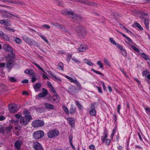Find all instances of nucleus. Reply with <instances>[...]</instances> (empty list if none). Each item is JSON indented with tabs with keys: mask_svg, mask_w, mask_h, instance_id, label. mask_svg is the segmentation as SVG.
Returning a JSON list of instances; mask_svg holds the SVG:
<instances>
[{
	"mask_svg": "<svg viewBox=\"0 0 150 150\" xmlns=\"http://www.w3.org/2000/svg\"><path fill=\"white\" fill-rule=\"evenodd\" d=\"M89 148L90 149H95V146L93 144H91L89 146Z\"/></svg>",
	"mask_w": 150,
	"mask_h": 150,
	"instance_id": "53",
	"label": "nucleus"
},
{
	"mask_svg": "<svg viewBox=\"0 0 150 150\" xmlns=\"http://www.w3.org/2000/svg\"><path fill=\"white\" fill-rule=\"evenodd\" d=\"M14 128L16 135L18 136L21 130V127L19 125L15 126Z\"/></svg>",
	"mask_w": 150,
	"mask_h": 150,
	"instance_id": "24",
	"label": "nucleus"
},
{
	"mask_svg": "<svg viewBox=\"0 0 150 150\" xmlns=\"http://www.w3.org/2000/svg\"><path fill=\"white\" fill-rule=\"evenodd\" d=\"M44 134V133L42 131L38 130L33 133V137L35 139H38L43 137Z\"/></svg>",
	"mask_w": 150,
	"mask_h": 150,
	"instance_id": "3",
	"label": "nucleus"
},
{
	"mask_svg": "<svg viewBox=\"0 0 150 150\" xmlns=\"http://www.w3.org/2000/svg\"><path fill=\"white\" fill-rule=\"evenodd\" d=\"M42 27L45 28L47 29H49L50 28V27L48 25L46 24H44L41 26Z\"/></svg>",
	"mask_w": 150,
	"mask_h": 150,
	"instance_id": "50",
	"label": "nucleus"
},
{
	"mask_svg": "<svg viewBox=\"0 0 150 150\" xmlns=\"http://www.w3.org/2000/svg\"><path fill=\"white\" fill-rule=\"evenodd\" d=\"M8 79L11 82H15L17 80L16 78L13 77H8Z\"/></svg>",
	"mask_w": 150,
	"mask_h": 150,
	"instance_id": "40",
	"label": "nucleus"
},
{
	"mask_svg": "<svg viewBox=\"0 0 150 150\" xmlns=\"http://www.w3.org/2000/svg\"><path fill=\"white\" fill-rule=\"evenodd\" d=\"M13 58L14 57L13 54H10L8 56L7 59L8 60V61L7 65V67L8 68H11L13 66Z\"/></svg>",
	"mask_w": 150,
	"mask_h": 150,
	"instance_id": "6",
	"label": "nucleus"
},
{
	"mask_svg": "<svg viewBox=\"0 0 150 150\" xmlns=\"http://www.w3.org/2000/svg\"><path fill=\"white\" fill-rule=\"evenodd\" d=\"M24 40L26 43L30 45H32L33 42H34L32 40L29 39L27 37H25V39H24Z\"/></svg>",
	"mask_w": 150,
	"mask_h": 150,
	"instance_id": "27",
	"label": "nucleus"
},
{
	"mask_svg": "<svg viewBox=\"0 0 150 150\" xmlns=\"http://www.w3.org/2000/svg\"><path fill=\"white\" fill-rule=\"evenodd\" d=\"M42 91V92L40 93L38 95V97L40 98L44 97L48 94V91L47 89L45 88H43Z\"/></svg>",
	"mask_w": 150,
	"mask_h": 150,
	"instance_id": "10",
	"label": "nucleus"
},
{
	"mask_svg": "<svg viewBox=\"0 0 150 150\" xmlns=\"http://www.w3.org/2000/svg\"><path fill=\"white\" fill-rule=\"evenodd\" d=\"M104 136L101 137V139L103 142L105 143L106 145L108 146L110 144L111 140L110 139H107L108 134L107 133L105 132L104 134Z\"/></svg>",
	"mask_w": 150,
	"mask_h": 150,
	"instance_id": "5",
	"label": "nucleus"
},
{
	"mask_svg": "<svg viewBox=\"0 0 150 150\" xmlns=\"http://www.w3.org/2000/svg\"><path fill=\"white\" fill-rule=\"evenodd\" d=\"M66 78L68 79L70 82L76 84L78 86L80 85L79 83L76 79H73L72 78L68 76H66Z\"/></svg>",
	"mask_w": 150,
	"mask_h": 150,
	"instance_id": "16",
	"label": "nucleus"
},
{
	"mask_svg": "<svg viewBox=\"0 0 150 150\" xmlns=\"http://www.w3.org/2000/svg\"><path fill=\"white\" fill-rule=\"evenodd\" d=\"M44 105L46 108L48 109L52 110L54 108V107L53 105L48 103H45Z\"/></svg>",
	"mask_w": 150,
	"mask_h": 150,
	"instance_id": "25",
	"label": "nucleus"
},
{
	"mask_svg": "<svg viewBox=\"0 0 150 150\" xmlns=\"http://www.w3.org/2000/svg\"><path fill=\"white\" fill-rule=\"evenodd\" d=\"M66 78L68 79L70 82L76 84L78 86L80 85L79 83L76 79H73L72 78L68 76H66Z\"/></svg>",
	"mask_w": 150,
	"mask_h": 150,
	"instance_id": "14",
	"label": "nucleus"
},
{
	"mask_svg": "<svg viewBox=\"0 0 150 150\" xmlns=\"http://www.w3.org/2000/svg\"><path fill=\"white\" fill-rule=\"evenodd\" d=\"M102 86L103 90L105 91L106 90V87L105 83L104 82H102Z\"/></svg>",
	"mask_w": 150,
	"mask_h": 150,
	"instance_id": "61",
	"label": "nucleus"
},
{
	"mask_svg": "<svg viewBox=\"0 0 150 150\" xmlns=\"http://www.w3.org/2000/svg\"><path fill=\"white\" fill-rule=\"evenodd\" d=\"M59 134V132L57 130L53 129L50 130L47 135L49 138H52L58 136Z\"/></svg>",
	"mask_w": 150,
	"mask_h": 150,
	"instance_id": "2",
	"label": "nucleus"
},
{
	"mask_svg": "<svg viewBox=\"0 0 150 150\" xmlns=\"http://www.w3.org/2000/svg\"><path fill=\"white\" fill-rule=\"evenodd\" d=\"M47 85L48 86H49V87L50 88L51 87H52V86L51 83L49 82V81H47Z\"/></svg>",
	"mask_w": 150,
	"mask_h": 150,
	"instance_id": "62",
	"label": "nucleus"
},
{
	"mask_svg": "<svg viewBox=\"0 0 150 150\" xmlns=\"http://www.w3.org/2000/svg\"><path fill=\"white\" fill-rule=\"evenodd\" d=\"M145 110L147 114H150V108H145Z\"/></svg>",
	"mask_w": 150,
	"mask_h": 150,
	"instance_id": "49",
	"label": "nucleus"
},
{
	"mask_svg": "<svg viewBox=\"0 0 150 150\" xmlns=\"http://www.w3.org/2000/svg\"><path fill=\"white\" fill-rule=\"evenodd\" d=\"M125 30H126L127 32L129 34H131L132 33V32L130 30L128 29L127 28H125Z\"/></svg>",
	"mask_w": 150,
	"mask_h": 150,
	"instance_id": "59",
	"label": "nucleus"
},
{
	"mask_svg": "<svg viewBox=\"0 0 150 150\" xmlns=\"http://www.w3.org/2000/svg\"><path fill=\"white\" fill-rule=\"evenodd\" d=\"M88 49V47L86 45H81L78 49V50L80 52H83Z\"/></svg>",
	"mask_w": 150,
	"mask_h": 150,
	"instance_id": "13",
	"label": "nucleus"
},
{
	"mask_svg": "<svg viewBox=\"0 0 150 150\" xmlns=\"http://www.w3.org/2000/svg\"><path fill=\"white\" fill-rule=\"evenodd\" d=\"M63 108L64 111L65 112V113L67 114H68L69 111L67 107L65 106H63Z\"/></svg>",
	"mask_w": 150,
	"mask_h": 150,
	"instance_id": "46",
	"label": "nucleus"
},
{
	"mask_svg": "<svg viewBox=\"0 0 150 150\" xmlns=\"http://www.w3.org/2000/svg\"><path fill=\"white\" fill-rule=\"evenodd\" d=\"M4 49L6 51L11 52L13 51L12 47L8 44H4L3 46Z\"/></svg>",
	"mask_w": 150,
	"mask_h": 150,
	"instance_id": "17",
	"label": "nucleus"
},
{
	"mask_svg": "<svg viewBox=\"0 0 150 150\" xmlns=\"http://www.w3.org/2000/svg\"><path fill=\"white\" fill-rule=\"evenodd\" d=\"M104 62L109 67H110V62L107 60V59L106 58L104 59Z\"/></svg>",
	"mask_w": 150,
	"mask_h": 150,
	"instance_id": "39",
	"label": "nucleus"
},
{
	"mask_svg": "<svg viewBox=\"0 0 150 150\" xmlns=\"http://www.w3.org/2000/svg\"><path fill=\"white\" fill-rule=\"evenodd\" d=\"M0 24H3L4 26L9 25L11 26V23H10L8 22V21L7 20H6V21L4 20H0Z\"/></svg>",
	"mask_w": 150,
	"mask_h": 150,
	"instance_id": "22",
	"label": "nucleus"
},
{
	"mask_svg": "<svg viewBox=\"0 0 150 150\" xmlns=\"http://www.w3.org/2000/svg\"><path fill=\"white\" fill-rule=\"evenodd\" d=\"M8 109L10 112H14L17 111V107L16 105H9Z\"/></svg>",
	"mask_w": 150,
	"mask_h": 150,
	"instance_id": "20",
	"label": "nucleus"
},
{
	"mask_svg": "<svg viewBox=\"0 0 150 150\" xmlns=\"http://www.w3.org/2000/svg\"><path fill=\"white\" fill-rule=\"evenodd\" d=\"M69 111H70V113L71 114H73L74 113V108H71L70 110Z\"/></svg>",
	"mask_w": 150,
	"mask_h": 150,
	"instance_id": "55",
	"label": "nucleus"
},
{
	"mask_svg": "<svg viewBox=\"0 0 150 150\" xmlns=\"http://www.w3.org/2000/svg\"><path fill=\"white\" fill-rule=\"evenodd\" d=\"M0 36L4 40L9 41L10 40L9 37L5 34L3 32L0 30Z\"/></svg>",
	"mask_w": 150,
	"mask_h": 150,
	"instance_id": "12",
	"label": "nucleus"
},
{
	"mask_svg": "<svg viewBox=\"0 0 150 150\" xmlns=\"http://www.w3.org/2000/svg\"><path fill=\"white\" fill-rule=\"evenodd\" d=\"M15 117L18 119H21V118L22 117V115L18 113L17 114H16L15 115Z\"/></svg>",
	"mask_w": 150,
	"mask_h": 150,
	"instance_id": "45",
	"label": "nucleus"
},
{
	"mask_svg": "<svg viewBox=\"0 0 150 150\" xmlns=\"http://www.w3.org/2000/svg\"><path fill=\"white\" fill-rule=\"evenodd\" d=\"M97 64L100 69H102L104 67L103 64L100 61H98L97 62Z\"/></svg>",
	"mask_w": 150,
	"mask_h": 150,
	"instance_id": "35",
	"label": "nucleus"
},
{
	"mask_svg": "<svg viewBox=\"0 0 150 150\" xmlns=\"http://www.w3.org/2000/svg\"><path fill=\"white\" fill-rule=\"evenodd\" d=\"M57 69L59 70L62 71L64 70V65L62 62H60L58 63Z\"/></svg>",
	"mask_w": 150,
	"mask_h": 150,
	"instance_id": "33",
	"label": "nucleus"
},
{
	"mask_svg": "<svg viewBox=\"0 0 150 150\" xmlns=\"http://www.w3.org/2000/svg\"><path fill=\"white\" fill-rule=\"evenodd\" d=\"M13 38L14 39L15 42L17 44H19L21 42V40L18 38L13 37Z\"/></svg>",
	"mask_w": 150,
	"mask_h": 150,
	"instance_id": "36",
	"label": "nucleus"
},
{
	"mask_svg": "<svg viewBox=\"0 0 150 150\" xmlns=\"http://www.w3.org/2000/svg\"><path fill=\"white\" fill-rule=\"evenodd\" d=\"M41 83H38L33 86V88L35 91H38V90L41 87Z\"/></svg>",
	"mask_w": 150,
	"mask_h": 150,
	"instance_id": "28",
	"label": "nucleus"
},
{
	"mask_svg": "<svg viewBox=\"0 0 150 150\" xmlns=\"http://www.w3.org/2000/svg\"><path fill=\"white\" fill-rule=\"evenodd\" d=\"M32 119L31 116L30 115H26L22 117L19 121L21 125H25L28 124L29 121Z\"/></svg>",
	"mask_w": 150,
	"mask_h": 150,
	"instance_id": "1",
	"label": "nucleus"
},
{
	"mask_svg": "<svg viewBox=\"0 0 150 150\" xmlns=\"http://www.w3.org/2000/svg\"><path fill=\"white\" fill-rule=\"evenodd\" d=\"M50 88V89L51 91L54 94V93H56L54 88L53 87H51Z\"/></svg>",
	"mask_w": 150,
	"mask_h": 150,
	"instance_id": "56",
	"label": "nucleus"
},
{
	"mask_svg": "<svg viewBox=\"0 0 150 150\" xmlns=\"http://www.w3.org/2000/svg\"><path fill=\"white\" fill-rule=\"evenodd\" d=\"M5 28L7 30L9 31L10 32H15V30L13 28H11L8 27H6Z\"/></svg>",
	"mask_w": 150,
	"mask_h": 150,
	"instance_id": "38",
	"label": "nucleus"
},
{
	"mask_svg": "<svg viewBox=\"0 0 150 150\" xmlns=\"http://www.w3.org/2000/svg\"><path fill=\"white\" fill-rule=\"evenodd\" d=\"M33 147L36 150H43V148L40 144L37 142H34Z\"/></svg>",
	"mask_w": 150,
	"mask_h": 150,
	"instance_id": "8",
	"label": "nucleus"
},
{
	"mask_svg": "<svg viewBox=\"0 0 150 150\" xmlns=\"http://www.w3.org/2000/svg\"><path fill=\"white\" fill-rule=\"evenodd\" d=\"M83 60L85 63L87 64L89 66H91L93 65V63L90 60L85 59H83Z\"/></svg>",
	"mask_w": 150,
	"mask_h": 150,
	"instance_id": "32",
	"label": "nucleus"
},
{
	"mask_svg": "<svg viewBox=\"0 0 150 150\" xmlns=\"http://www.w3.org/2000/svg\"><path fill=\"white\" fill-rule=\"evenodd\" d=\"M140 54L142 57L145 60L147 61V62L148 63L150 62V59L144 53H142L140 52Z\"/></svg>",
	"mask_w": 150,
	"mask_h": 150,
	"instance_id": "23",
	"label": "nucleus"
},
{
	"mask_svg": "<svg viewBox=\"0 0 150 150\" xmlns=\"http://www.w3.org/2000/svg\"><path fill=\"white\" fill-rule=\"evenodd\" d=\"M32 125L34 127H41L44 125V122L42 120H36L33 121Z\"/></svg>",
	"mask_w": 150,
	"mask_h": 150,
	"instance_id": "4",
	"label": "nucleus"
},
{
	"mask_svg": "<svg viewBox=\"0 0 150 150\" xmlns=\"http://www.w3.org/2000/svg\"><path fill=\"white\" fill-rule=\"evenodd\" d=\"M48 72L50 76H51L52 79L55 81H61V79L53 75L50 71H48Z\"/></svg>",
	"mask_w": 150,
	"mask_h": 150,
	"instance_id": "18",
	"label": "nucleus"
},
{
	"mask_svg": "<svg viewBox=\"0 0 150 150\" xmlns=\"http://www.w3.org/2000/svg\"><path fill=\"white\" fill-rule=\"evenodd\" d=\"M109 40L111 43L113 45H115L117 47H118L120 45L119 44L117 43L112 38H110Z\"/></svg>",
	"mask_w": 150,
	"mask_h": 150,
	"instance_id": "30",
	"label": "nucleus"
},
{
	"mask_svg": "<svg viewBox=\"0 0 150 150\" xmlns=\"http://www.w3.org/2000/svg\"><path fill=\"white\" fill-rule=\"evenodd\" d=\"M13 122L14 123V125H16L18 124V121L16 120H13Z\"/></svg>",
	"mask_w": 150,
	"mask_h": 150,
	"instance_id": "63",
	"label": "nucleus"
},
{
	"mask_svg": "<svg viewBox=\"0 0 150 150\" xmlns=\"http://www.w3.org/2000/svg\"><path fill=\"white\" fill-rule=\"evenodd\" d=\"M45 74H47V73L45 72V73H44V74H42V78L45 79H48L49 78H48L47 75H46Z\"/></svg>",
	"mask_w": 150,
	"mask_h": 150,
	"instance_id": "47",
	"label": "nucleus"
},
{
	"mask_svg": "<svg viewBox=\"0 0 150 150\" xmlns=\"http://www.w3.org/2000/svg\"><path fill=\"white\" fill-rule=\"evenodd\" d=\"M122 36L125 38L127 40V41H126V42L128 44V42L130 44H132L134 42L132 41V40L128 36L125 35L124 34H122Z\"/></svg>",
	"mask_w": 150,
	"mask_h": 150,
	"instance_id": "26",
	"label": "nucleus"
},
{
	"mask_svg": "<svg viewBox=\"0 0 150 150\" xmlns=\"http://www.w3.org/2000/svg\"><path fill=\"white\" fill-rule=\"evenodd\" d=\"M134 25L135 26L139 28L140 30H143L142 28V27L141 25L138 23H134Z\"/></svg>",
	"mask_w": 150,
	"mask_h": 150,
	"instance_id": "42",
	"label": "nucleus"
},
{
	"mask_svg": "<svg viewBox=\"0 0 150 150\" xmlns=\"http://www.w3.org/2000/svg\"><path fill=\"white\" fill-rule=\"evenodd\" d=\"M29 71H31V72H33V70L31 69H26L24 71V72L26 74H28Z\"/></svg>",
	"mask_w": 150,
	"mask_h": 150,
	"instance_id": "51",
	"label": "nucleus"
},
{
	"mask_svg": "<svg viewBox=\"0 0 150 150\" xmlns=\"http://www.w3.org/2000/svg\"><path fill=\"white\" fill-rule=\"evenodd\" d=\"M28 79H25L22 81V83H28Z\"/></svg>",
	"mask_w": 150,
	"mask_h": 150,
	"instance_id": "58",
	"label": "nucleus"
},
{
	"mask_svg": "<svg viewBox=\"0 0 150 150\" xmlns=\"http://www.w3.org/2000/svg\"><path fill=\"white\" fill-rule=\"evenodd\" d=\"M72 60L74 62H75L79 64L80 63V62L78 60L76 59L75 58H72Z\"/></svg>",
	"mask_w": 150,
	"mask_h": 150,
	"instance_id": "52",
	"label": "nucleus"
},
{
	"mask_svg": "<svg viewBox=\"0 0 150 150\" xmlns=\"http://www.w3.org/2000/svg\"><path fill=\"white\" fill-rule=\"evenodd\" d=\"M22 142L21 141H17L15 143L14 146L17 150H20Z\"/></svg>",
	"mask_w": 150,
	"mask_h": 150,
	"instance_id": "19",
	"label": "nucleus"
},
{
	"mask_svg": "<svg viewBox=\"0 0 150 150\" xmlns=\"http://www.w3.org/2000/svg\"><path fill=\"white\" fill-rule=\"evenodd\" d=\"M91 70L95 73L96 74H99L100 75H101V76H103V74H102V73L100 72V71L95 70L93 69H91Z\"/></svg>",
	"mask_w": 150,
	"mask_h": 150,
	"instance_id": "41",
	"label": "nucleus"
},
{
	"mask_svg": "<svg viewBox=\"0 0 150 150\" xmlns=\"http://www.w3.org/2000/svg\"><path fill=\"white\" fill-rule=\"evenodd\" d=\"M144 23L146 27L147 28H149V21L148 19H145Z\"/></svg>",
	"mask_w": 150,
	"mask_h": 150,
	"instance_id": "44",
	"label": "nucleus"
},
{
	"mask_svg": "<svg viewBox=\"0 0 150 150\" xmlns=\"http://www.w3.org/2000/svg\"><path fill=\"white\" fill-rule=\"evenodd\" d=\"M66 78L68 79L70 82L76 84L78 86L80 85L79 83L76 79H73L72 78L68 76H66Z\"/></svg>",
	"mask_w": 150,
	"mask_h": 150,
	"instance_id": "15",
	"label": "nucleus"
},
{
	"mask_svg": "<svg viewBox=\"0 0 150 150\" xmlns=\"http://www.w3.org/2000/svg\"><path fill=\"white\" fill-rule=\"evenodd\" d=\"M148 71H143L142 73V76L144 77H146L149 74V72Z\"/></svg>",
	"mask_w": 150,
	"mask_h": 150,
	"instance_id": "34",
	"label": "nucleus"
},
{
	"mask_svg": "<svg viewBox=\"0 0 150 150\" xmlns=\"http://www.w3.org/2000/svg\"><path fill=\"white\" fill-rule=\"evenodd\" d=\"M136 44L134 42L132 44H130L128 42V47L132 50H134L135 51L137 52L138 54H140V51L135 46Z\"/></svg>",
	"mask_w": 150,
	"mask_h": 150,
	"instance_id": "7",
	"label": "nucleus"
},
{
	"mask_svg": "<svg viewBox=\"0 0 150 150\" xmlns=\"http://www.w3.org/2000/svg\"><path fill=\"white\" fill-rule=\"evenodd\" d=\"M67 120L72 127H74L75 121L74 118L71 117H69L67 119Z\"/></svg>",
	"mask_w": 150,
	"mask_h": 150,
	"instance_id": "21",
	"label": "nucleus"
},
{
	"mask_svg": "<svg viewBox=\"0 0 150 150\" xmlns=\"http://www.w3.org/2000/svg\"><path fill=\"white\" fill-rule=\"evenodd\" d=\"M117 48L120 50L121 53L124 56L126 57L127 56L126 51L122 46L120 45Z\"/></svg>",
	"mask_w": 150,
	"mask_h": 150,
	"instance_id": "11",
	"label": "nucleus"
},
{
	"mask_svg": "<svg viewBox=\"0 0 150 150\" xmlns=\"http://www.w3.org/2000/svg\"><path fill=\"white\" fill-rule=\"evenodd\" d=\"M5 63H2L0 64V69L4 67L6 65Z\"/></svg>",
	"mask_w": 150,
	"mask_h": 150,
	"instance_id": "54",
	"label": "nucleus"
},
{
	"mask_svg": "<svg viewBox=\"0 0 150 150\" xmlns=\"http://www.w3.org/2000/svg\"><path fill=\"white\" fill-rule=\"evenodd\" d=\"M76 103L79 109L81 110L83 109L82 106L78 101H76Z\"/></svg>",
	"mask_w": 150,
	"mask_h": 150,
	"instance_id": "37",
	"label": "nucleus"
},
{
	"mask_svg": "<svg viewBox=\"0 0 150 150\" xmlns=\"http://www.w3.org/2000/svg\"><path fill=\"white\" fill-rule=\"evenodd\" d=\"M67 14L69 15H71L72 16V18L76 19H78V18H80L79 16L78 15H75L73 13L71 12H68L67 13Z\"/></svg>",
	"mask_w": 150,
	"mask_h": 150,
	"instance_id": "31",
	"label": "nucleus"
},
{
	"mask_svg": "<svg viewBox=\"0 0 150 150\" xmlns=\"http://www.w3.org/2000/svg\"><path fill=\"white\" fill-rule=\"evenodd\" d=\"M121 108V106L120 105H118L117 106V111L118 113L119 114H120V110Z\"/></svg>",
	"mask_w": 150,
	"mask_h": 150,
	"instance_id": "48",
	"label": "nucleus"
},
{
	"mask_svg": "<svg viewBox=\"0 0 150 150\" xmlns=\"http://www.w3.org/2000/svg\"><path fill=\"white\" fill-rule=\"evenodd\" d=\"M42 39L45 42H48V41L46 39V38L43 36L42 37Z\"/></svg>",
	"mask_w": 150,
	"mask_h": 150,
	"instance_id": "64",
	"label": "nucleus"
},
{
	"mask_svg": "<svg viewBox=\"0 0 150 150\" xmlns=\"http://www.w3.org/2000/svg\"><path fill=\"white\" fill-rule=\"evenodd\" d=\"M36 80V78L35 76L33 77L31 79V81L33 82H34Z\"/></svg>",
	"mask_w": 150,
	"mask_h": 150,
	"instance_id": "60",
	"label": "nucleus"
},
{
	"mask_svg": "<svg viewBox=\"0 0 150 150\" xmlns=\"http://www.w3.org/2000/svg\"><path fill=\"white\" fill-rule=\"evenodd\" d=\"M34 64L40 69L41 70L43 73H45V72L44 71L42 68L38 64L34 63Z\"/></svg>",
	"mask_w": 150,
	"mask_h": 150,
	"instance_id": "43",
	"label": "nucleus"
},
{
	"mask_svg": "<svg viewBox=\"0 0 150 150\" xmlns=\"http://www.w3.org/2000/svg\"><path fill=\"white\" fill-rule=\"evenodd\" d=\"M97 88L98 91L100 93H102V91L101 90V87L97 86Z\"/></svg>",
	"mask_w": 150,
	"mask_h": 150,
	"instance_id": "57",
	"label": "nucleus"
},
{
	"mask_svg": "<svg viewBox=\"0 0 150 150\" xmlns=\"http://www.w3.org/2000/svg\"><path fill=\"white\" fill-rule=\"evenodd\" d=\"M52 99L54 101H56V102H59L60 100L59 96L57 94L54 95L52 96Z\"/></svg>",
	"mask_w": 150,
	"mask_h": 150,
	"instance_id": "29",
	"label": "nucleus"
},
{
	"mask_svg": "<svg viewBox=\"0 0 150 150\" xmlns=\"http://www.w3.org/2000/svg\"><path fill=\"white\" fill-rule=\"evenodd\" d=\"M96 114V112L95 109V106L93 104H92L90 109V115L91 116H95Z\"/></svg>",
	"mask_w": 150,
	"mask_h": 150,
	"instance_id": "9",
	"label": "nucleus"
}]
</instances>
